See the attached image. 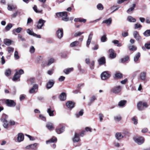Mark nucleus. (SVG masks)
Instances as JSON below:
<instances>
[{
    "instance_id": "nucleus-1",
    "label": "nucleus",
    "mask_w": 150,
    "mask_h": 150,
    "mask_svg": "<svg viewBox=\"0 0 150 150\" xmlns=\"http://www.w3.org/2000/svg\"><path fill=\"white\" fill-rule=\"evenodd\" d=\"M56 15L58 17L59 16L62 18V20L64 21H67L69 20L67 12L66 11L57 13H56Z\"/></svg>"
},
{
    "instance_id": "nucleus-2",
    "label": "nucleus",
    "mask_w": 150,
    "mask_h": 150,
    "mask_svg": "<svg viewBox=\"0 0 150 150\" xmlns=\"http://www.w3.org/2000/svg\"><path fill=\"white\" fill-rule=\"evenodd\" d=\"M122 88V87L120 86H115L111 89V92L115 94H118L121 91Z\"/></svg>"
},
{
    "instance_id": "nucleus-3",
    "label": "nucleus",
    "mask_w": 150,
    "mask_h": 150,
    "mask_svg": "<svg viewBox=\"0 0 150 150\" xmlns=\"http://www.w3.org/2000/svg\"><path fill=\"white\" fill-rule=\"evenodd\" d=\"M5 103L7 105L8 107H13L16 105V103L13 100L6 99Z\"/></svg>"
},
{
    "instance_id": "nucleus-4",
    "label": "nucleus",
    "mask_w": 150,
    "mask_h": 150,
    "mask_svg": "<svg viewBox=\"0 0 150 150\" xmlns=\"http://www.w3.org/2000/svg\"><path fill=\"white\" fill-rule=\"evenodd\" d=\"M133 35L134 38L138 42H140L142 38L137 31L135 30L133 32Z\"/></svg>"
},
{
    "instance_id": "nucleus-5",
    "label": "nucleus",
    "mask_w": 150,
    "mask_h": 150,
    "mask_svg": "<svg viewBox=\"0 0 150 150\" xmlns=\"http://www.w3.org/2000/svg\"><path fill=\"white\" fill-rule=\"evenodd\" d=\"M134 141L139 145L143 143L144 142V139L143 137H135L134 138Z\"/></svg>"
},
{
    "instance_id": "nucleus-6",
    "label": "nucleus",
    "mask_w": 150,
    "mask_h": 150,
    "mask_svg": "<svg viewBox=\"0 0 150 150\" xmlns=\"http://www.w3.org/2000/svg\"><path fill=\"white\" fill-rule=\"evenodd\" d=\"M38 85L36 84H35L29 90V93H36L38 91Z\"/></svg>"
},
{
    "instance_id": "nucleus-7",
    "label": "nucleus",
    "mask_w": 150,
    "mask_h": 150,
    "mask_svg": "<svg viewBox=\"0 0 150 150\" xmlns=\"http://www.w3.org/2000/svg\"><path fill=\"white\" fill-rule=\"evenodd\" d=\"M110 74L106 71L103 72L101 74V77L102 79L105 80L108 79L110 76Z\"/></svg>"
},
{
    "instance_id": "nucleus-8",
    "label": "nucleus",
    "mask_w": 150,
    "mask_h": 150,
    "mask_svg": "<svg viewBox=\"0 0 150 150\" xmlns=\"http://www.w3.org/2000/svg\"><path fill=\"white\" fill-rule=\"evenodd\" d=\"M56 35L59 39H61L63 35V30L62 28L59 29L56 32Z\"/></svg>"
},
{
    "instance_id": "nucleus-9",
    "label": "nucleus",
    "mask_w": 150,
    "mask_h": 150,
    "mask_svg": "<svg viewBox=\"0 0 150 150\" xmlns=\"http://www.w3.org/2000/svg\"><path fill=\"white\" fill-rule=\"evenodd\" d=\"M45 22V21L43 20L42 19H39L37 25L38 28V29L42 28V27L44 25V23Z\"/></svg>"
},
{
    "instance_id": "nucleus-10",
    "label": "nucleus",
    "mask_w": 150,
    "mask_h": 150,
    "mask_svg": "<svg viewBox=\"0 0 150 150\" xmlns=\"http://www.w3.org/2000/svg\"><path fill=\"white\" fill-rule=\"evenodd\" d=\"M54 83V81L53 80H49L47 83L46 85L47 89L51 88L53 86Z\"/></svg>"
},
{
    "instance_id": "nucleus-11",
    "label": "nucleus",
    "mask_w": 150,
    "mask_h": 150,
    "mask_svg": "<svg viewBox=\"0 0 150 150\" xmlns=\"http://www.w3.org/2000/svg\"><path fill=\"white\" fill-rule=\"evenodd\" d=\"M109 52L110 53L109 57L111 59L115 58L116 56V54L115 53L113 49H111L109 50Z\"/></svg>"
},
{
    "instance_id": "nucleus-12",
    "label": "nucleus",
    "mask_w": 150,
    "mask_h": 150,
    "mask_svg": "<svg viewBox=\"0 0 150 150\" xmlns=\"http://www.w3.org/2000/svg\"><path fill=\"white\" fill-rule=\"evenodd\" d=\"M146 73L145 72H142L140 75V79L143 81H145L146 80Z\"/></svg>"
},
{
    "instance_id": "nucleus-13",
    "label": "nucleus",
    "mask_w": 150,
    "mask_h": 150,
    "mask_svg": "<svg viewBox=\"0 0 150 150\" xmlns=\"http://www.w3.org/2000/svg\"><path fill=\"white\" fill-rule=\"evenodd\" d=\"M24 139V135L22 133H19L18 135L17 141L20 142L22 141Z\"/></svg>"
},
{
    "instance_id": "nucleus-14",
    "label": "nucleus",
    "mask_w": 150,
    "mask_h": 150,
    "mask_svg": "<svg viewBox=\"0 0 150 150\" xmlns=\"http://www.w3.org/2000/svg\"><path fill=\"white\" fill-rule=\"evenodd\" d=\"M54 110H52V108L51 107H50L47 108V112L48 113L50 116L52 117L54 116Z\"/></svg>"
},
{
    "instance_id": "nucleus-15",
    "label": "nucleus",
    "mask_w": 150,
    "mask_h": 150,
    "mask_svg": "<svg viewBox=\"0 0 150 150\" xmlns=\"http://www.w3.org/2000/svg\"><path fill=\"white\" fill-rule=\"evenodd\" d=\"M75 103L71 101H69L66 103V105L68 108H72L74 107Z\"/></svg>"
},
{
    "instance_id": "nucleus-16",
    "label": "nucleus",
    "mask_w": 150,
    "mask_h": 150,
    "mask_svg": "<svg viewBox=\"0 0 150 150\" xmlns=\"http://www.w3.org/2000/svg\"><path fill=\"white\" fill-rule=\"evenodd\" d=\"M116 139L118 140H120L123 138V136L120 132H117L115 134Z\"/></svg>"
},
{
    "instance_id": "nucleus-17",
    "label": "nucleus",
    "mask_w": 150,
    "mask_h": 150,
    "mask_svg": "<svg viewBox=\"0 0 150 150\" xmlns=\"http://www.w3.org/2000/svg\"><path fill=\"white\" fill-rule=\"evenodd\" d=\"M57 141V138L55 137H53L50 139L47 140L46 142L47 144H48L50 143H53L56 142Z\"/></svg>"
},
{
    "instance_id": "nucleus-18",
    "label": "nucleus",
    "mask_w": 150,
    "mask_h": 150,
    "mask_svg": "<svg viewBox=\"0 0 150 150\" xmlns=\"http://www.w3.org/2000/svg\"><path fill=\"white\" fill-rule=\"evenodd\" d=\"M93 35V34L92 33H91L88 36V38L86 42V46L88 47L90 44Z\"/></svg>"
},
{
    "instance_id": "nucleus-19",
    "label": "nucleus",
    "mask_w": 150,
    "mask_h": 150,
    "mask_svg": "<svg viewBox=\"0 0 150 150\" xmlns=\"http://www.w3.org/2000/svg\"><path fill=\"white\" fill-rule=\"evenodd\" d=\"M80 140L79 135L76 133H75L73 139V142H77L79 141Z\"/></svg>"
},
{
    "instance_id": "nucleus-20",
    "label": "nucleus",
    "mask_w": 150,
    "mask_h": 150,
    "mask_svg": "<svg viewBox=\"0 0 150 150\" xmlns=\"http://www.w3.org/2000/svg\"><path fill=\"white\" fill-rule=\"evenodd\" d=\"M112 19L111 18H109L108 19L104 20L102 22V23H105L107 25H110L112 23Z\"/></svg>"
},
{
    "instance_id": "nucleus-21",
    "label": "nucleus",
    "mask_w": 150,
    "mask_h": 150,
    "mask_svg": "<svg viewBox=\"0 0 150 150\" xmlns=\"http://www.w3.org/2000/svg\"><path fill=\"white\" fill-rule=\"evenodd\" d=\"M59 98L61 101H64L66 100V95L65 93L63 92L61 94Z\"/></svg>"
},
{
    "instance_id": "nucleus-22",
    "label": "nucleus",
    "mask_w": 150,
    "mask_h": 150,
    "mask_svg": "<svg viewBox=\"0 0 150 150\" xmlns=\"http://www.w3.org/2000/svg\"><path fill=\"white\" fill-rule=\"evenodd\" d=\"M64 127H62L61 128H57L56 129V131L58 134H60L64 132Z\"/></svg>"
},
{
    "instance_id": "nucleus-23",
    "label": "nucleus",
    "mask_w": 150,
    "mask_h": 150,
    "mask_svg": "<svg viewBox=\"0 0 150 150\" xmlns=\"http://www.w3.org/2000/svg\"><path fill=\"white\" fill-rule=\"evenodd\" d=\"M8 118V116L5 114H2L1 117V122H5L7 121V119Z\"/></svg>"
},
{
    "instance_id": "nucleus-24",
    "label": "nucleus",
    "mask_w": 150,
    "mask_h": 150,
    "mask_svg": "<svg viewBox=\"0 0 150 150\" xmlns=\"http://www.w3.org/2000/svg\"><path fill=\"white\" fill-rule=\"evenodd\" d=\"M98 61L100 65H102L105 63V60L104 57L100 58L98 60Z\"/></svg>"
},
{
    "instance_id": "nucleus-25",
    "label": "nucleus",
    "mask_w": 150,
    "mask_h": 150,
    "mask_svg": "<svg viewBox=\"0 0 150 150\" xmlns=\"http://www.w3.org/2000/svg\"><path fill=\"white\" fill-rule=\"evenodd\" d=\"M86 19L81 18H75L74 20L75 22H82L83 23H85L86 22Z\"/></svg>"
},
{
    "instance_id": "nucleus-26",
    "label": "nucleus",
    "mask_w": 150,
    "mask_h": 150,
    "mask_svg": "<svg viewBox=\"0 0 150 150\" xmlns=\"http://www.w3.org/2000/svg\"><path fill=\"white\" fill-rule=\"evenodd\" d=\"M140 57V53L138 52H137L135 55L134 57V61L135 62H137L139 58Z\"/></svg>"
},
{
    "instance_id": "nucleus-27",
    "label": "nucleus",
    "mask_w": 150,
    "mask_h": 150,
    "mask_svg": "<svg viewBox=\"0 0 150 150\" xmlns=\"http://www.w3.org/2000/svg\"><path fill=\"white\" fill-rule=\"evenodd\" d=\"M20 77V76L18 74V72H16L13 78V80L14 81H16Z\"/></svg>"
},
{
    "instance_id": "nucleus-28",
    "label": "nucleus",
    "mask_w": 150,
    "mask_h": 150,
    "mask_svg": "<svg viewBox=\"0 0 150 150\" xmlns=\"http://www.w3.org/2000/svg\"><path fill=\"white\" fill-rule=\"evenodd\" d=\"M142 102H139L137 104V108L139 110H143L144 109L143 108L142 106Z\"/></svg>"
},
{
    "instance_id": "nucleus-29",
    "label": "nucleus",
    "mask_w": 150,
    "mask_h": 150,
    "mask_svg": "<svg viewBox=\"0 0 150 150\" xmlns=\"http://www.w3.org/2000/svg\"><path fill=\"white\" fill-rule=\"evenodd\" d=\"M127 103L126 100H122L120 101L118 103V105L120 107L124 106Z\"/></svg>"
},
{
    "instance_id": "nucleus-30",
    "label": "nucleus",
    "mask_w": 150,
    "mask_h": 150,
    "mask_svg": "<svg viewBox=\"0 0 150 150\" xmlns=\"http://www.w3.org/2000/svg\"><path fill=\"white\" fill-rule=\"evenodd\" d=\"M96 96H93L90 99L88 103V105H91L92 103H93L94 101L96 100Z\"/></svg>"
},
{
    "instance_id": "nucleus-31",
    "label": "nucleus",
    "mask_w": 150,
    "mask_h": 150,
    "mask_svg": "<svg viewBox=\"0 0 150 150\" xmlns=\"http://www.w3.org/2000/svg\"><path fill=\"white\" fill-rule=\"evenodd\" d=\"M127 20L131 22H134L136 21V19L131 16H128L127 18Z\"/></svg>"
},
{
    "instance_id": "nucleus-32",
    "label": "nucleus",
    "mask_w": 150,
    "mask_h": 150,
    "mask_svg": "<svg viewBox=\"0 0 150 150\" xmlns=\"http://www.w3.org/2000/svg\"><path fill=\"white\" fill-rule=\"evenodd\" d=\"M4 43L7 45H10L11 44V40L6 39L4 40Z\"/></svg>"
},
{
    "instance_id": "nucleus-33",
    "label": "nucleus",
    "mask_w": 150,
    "mask_h": 150,
    "mask_svg": "<svg viewBox=\"0 0 150 150\" xmlns=\"http://www.w3.org/2000/svg\"><path fill=\"white\" fill-rule=\"evenodd\" d=\"M73 70V68H68L64 69V72L65 74H68L70 71H72Z\"/></svg>"
},
{
    "instance_id": "nucleus-34",
    "label": "nucleus",
    "mask_w": 150,
    "mask_h": 150,
    "mask_svg": "<svg viewBox=\"0 0 150 150\" xmlns=\"http://www.w3.org/2000/svg\"><path fill=\"white\" fill-rule=\"evenodd\" d=\"M46 127L50 130H52L54 128L53 124L50 122L47 123L46 125Z\"/></svg>"
},
{
    "instance_id": "nucleus-35",
    "label": "nucleus",
    "mask_w": 150,
    "mask_h": 150,
    "mask_svg": "<svg viewBox=\"0 0 150 150\" xmlns=\"http://www.w3.org/2000/svg\"><path fill=\"white\" fill-rule=\"evenodd\" d=\"M79 42L78 41H75L71 42L70 44V46L71 47H73L79 45Z\"/></svg>"
},
{
    "instance_id": "nucleus-36",
    "label": "nucleus",
    "mask_w": 150,
    "mask_h": 150,
    "mask_svg": "<svg viewBox=\"0 0 150 150\" xmlns=\"http://www.w3.org/2000/svg\"><path fill=\"white\" fill-rule=\"evenodd\" d=\"M135 6L136 4H133L132 6L127 10V12L128 13H129L131 12H132L133 11Z\"/></svg>"
},
{
    "instance_id": "nucleus-37",
    "label": "nucleus",
    "mask_w": 150,
    "mask_h": 150,
    "mask_svg": "<svg viewBox=\"0 0 150 150\" xmlns=\"http://www.w3.org/2000/svg\"><path fill=\"white\" fill-rule=\"evenodd\" d=\"M143 35L146 37L150 36V29L146 30L143 33Z\"/></svg>"
},
{
    "instance_id": "nucleus-38",
    "label": "nucleus",
    "mask_w": 150,
    "mask_h": 150,
    "mask_svg": "<svg viewBox=\"0 0 150 150\" xmlns=\"http://www.w3.org/2000/svg\"><path fill=\"white\" fill-rule=\"evenodd\" d=\"M22 28L21 27H19L17 28L16 29H14L13 31V33L14 35H16L15 34V32H16L17 33H19L22 30Z\"/></svg>"
},
{
    "instance_id": "nucleus-39",
    "label": "nucleus",
    "mask_w": 150,
    "mask_h": 150,
    "mask_svg": "<svg viewBox=\"0 0 150 150\" xmlns=\"http://www.w3.org/2000/svg\"><path fill=\"white\" fill-rule=\"evenodd\" d=\"M129 59V57L128 56H126L124 58H122L121 59V62L122 63H124L126 62Z\"/></svg>"
},
{
    "instance_id": "nucleus-40",
    "label": "nucleus",
    "mask_w": 150,
    "mask_h": 150,
    "mask_svg": "<svg viewBox=\"0 0 150 150\" xmlns=\"http://www.w3.org/2000/svg\"><path fill=\"white\" fill-rule=\"evenodd\" d=\"M107 38L105 34L102 36L100 38V40L102 42H105L107 41Z\"/></svg>"
},
{
    "instance_id": "nucleus-41",
    "label": "nucleus",
    "mask_w": 150,
    "mask_h": 150,
    "mask_svg": "<svg viewBox=\"0 0 150 150\" xmlns=\"http://www.w3.org/2000/svg\"><path fill=\"white\" fill-rule=\"evenodd\" d=\"M129 50L132 51H134L137 50V47L134 45H131L128 47Z\"/></svg>"
},
{
    "instance_id": "nucleus-42",
    "label": "nucleus",
    "mask_w": 150,
    "mask_h": 150,
    "mask_svg": "<svg viewBox=\"0 0 150 150\" xmlns=\"http://www.w3.org/2000/svg\"><path fill=\"white\" fill-rule=\"evenodd\" d=\"M83 110H81L78 113L76 114V115L77 117H79L80 116L83 115Z\"/></svg>"
},
{
    "instance_id": "nucleus-43",
    "label": "nucleus",
    "mask_w": 150,
    "mask_h": 150,
    "mask_svg": "<svg viewBox=\"0 0 150 150\" xmlns=\"http://www.w3.org/2000/svg\"><path fill=\"white\" fill-rule=\"evenodd\" d=\"M97 8L99 10H102L103 9V5L100 4H98L97 6Z\"/></svg>"
},
{
    "instance_id": "nucleus-44",
    "label": "nucleus",
    "mask_w": 150,
    "mask_h": 150,
    "mask_svg": "<svg viewBox=\"0 0 150 150\" xmlns=\"http://www.w3.org/2000/svg\"><path fill=\"white\" fill-rule=\"evenodd\" d=\"M12 27V25L11 23H9L7 24L5 27V29L6 31L9 30Z\"/></svg>"
},
{
    "instance_id": "nucleus-45",
    "label": "nucleus",
    "mask_w": 150,
    "mask_h": 150,
    "mask_svg": "<svg viewBox=\"0 0 150 150\" xmlns=\"http://www.w3.org/2000/svg\"><path fill=\"white\" fill-rule=\"evenodd\" d=\"M112 42L115 44H117V47H121L122 45L121 43H119V41L118 40H114L112 41Z\"/></svg>"
},
{
    "instance_id": "nucleus-46",
    "label": "nucleus",
    "mask_w": 150,
    "mask_h": 150,
    "mask_svg": "<svg viewBox=\"0 0 150 150\" xmlns=\"http://www.w3.org/2000/svg\"><path fill=\"white\" fill-rule=\"evenodd\" d=\"M33 9L34 11L37 13H41L42 11L41 10H38L37 9V6L35 5H34V6L33 7Z\"/></svg>"
},
{
    "instance_id": "nucleus-47",
    "label": "nucleus",
    "mask_w": 150,
    "mask_h": 150,
    "mask_svg": "<svg viewBox=\"0 0 150 150\" xmlns=\"http://www.w3.org/2000/svg\"><path fill=\"white\" fill-rule=\"evenodd\" d=\"M95 62L94 61H92L91 62L89 65L90 68L91 69H93L94 68V65Z\"/></svg>"
},
{
    "instance_id": "nucleus-48",
    "label": "nucleus",
    "mask_w": 150,
    "mask_h": 150,
    "mask_svg": "<svg viewBox=\"0 0 150 150\" xmlns=\"http://www.w3.org/2000/svg\"><path fill=\"white\" fill-rule=\"evenodd\" d=\"M35 49L33 46H31L30 48V52L31 54H33L35 52Z\"/></svg>"
},
{
    "instance_id": "nucleus-49",
    "label": "nucleus",
    "mask_w": 150,
    "mask_h": 150,
    "mask_svg": "<svg viewBox=\"0 0 150 150\" xmlns=\"http://www.w3.org/2000/svg\"><path fill=\"white\" fill-rule=\"evenodd\" d=\"M14 56L16 59H18L20 57L18 55V53L17 51H15L14 54Z\"/></svg>"
},
{
    "instance_id": "nucleus-50",
    "label": "nucleus",
    "mask_w": 150,
    "mask_h": 150,
    "mask_svg": "<svg viewBox=\"0 0 150 150\" xmlns=\"http://www.w3.org/2000/svg\"><path fill=\"white\" fill-rule=\"evenodd\" d=\"M27 32L30 35H33V36H34V34H35V33H34L33 31L30 30L29 29H27Z\"/></svg>"
},
{
    "instance_id": "nucleus-51",
    "label": "nucleus",
    "mask_w": 150,
    "mask_h": 150,
    "mask_svg": "<svg viewBox=\"0 0 150 150\" xmlns=\"http://www.w3.org/2000/svg\"><path fill=\"white\" fill-rule=\"evenodd\" d=\"M11 71V70L10 69H8L6 71L5 74L7 76H8L10 75Z\"/></svg>"
},
{
    "instance_id": "nucleus-52",
    "label": "nucleus",
    "mask_w": 150,
    "mask_h": 150,
    "mask_svg": "<svg viewBox=\"0 0 150 150\" xmlns=\"http://www.w3.org/2000/svg\"><path fill=\"white\" fill-rule=\"evenodd\" d=\"M115 76L118 78H121L122 77V74L119 73H117L115 74Z\"/></svg>"
},
{
    "instance_id": "nucleus-53",
    "label": "nucleus",
    "mask_w": 150,
    "mask_h": 150,
    "mask_svg": "<svg viewBox=\"0 0 150 150\" xmlns=\"http://www.w3.org/2000/svg\"><path fill=\"white\" fill-rule=\"evenodd\" d=\"M54 62V59H50L48 61L47 64V65L48 66H50Z\"/></svg>"
},
{
    "instance_id": "nucleus-54",
    "label": "nucleus",
    "mask_w": 150,
    "mask_h": 150,
    "mask_svg": "<svg viewBox=\"0 0 150 150\" xmlns=\"http://www.w3.org/2000/svg\"><path fill=\"white\" fill-rule=\"evenodd\" d=\"M142 27V26L139 23H137L134 25V28L135 29L139 28H141Z\"/></svg>"
},
{
    "instance_id": "nucleus-55",
    "label": "nucleus",
    "mask_w": 150,
    "mask_h": 150,
    "mask_svg": "<svg viewBox=\"0 0 150 150\" xmlns=\"http://www.w3.org/2000/svg\"><path fill=\"white\" fill-rule=\"evenodd\" d=\"M15 8L14 7L13 5H8V10L12 11Z\"/></svg>"
},
{
    "instance_id": "nucleus-56",
    "label": "nucleus",
    "mask_w": 150,
    "mask_h": 150,
    "mask_svg": "<svg viewBox=\"0 0 150 150\" xmlns=\"http://www.w3.org/2000/svg\"><path fill=\"white\" fill-rule=\"evenodd\" d=\"M14 50V48L13 47H8V51L9 53L13 52Z\"/></svg>"
},
{
    "instance_id": "nucleus-57",
    "label": "nucleus",
    "mask_w": 150,
    "mask_h": 150,
    "mask_svg": "<svg viewBox=\"0 0 150 150\" xmlns=\"http://www.w3.org/2000/svg\"><path fill=\"white\" fill-rule=\"evenodd\" d=\"M114 119L117 121H119L121 119V117L120 116H117L115 117Z\"/></svg>"
},
{
    "instance_id": "nucleus-58",
    "label": "nucleus",
    "mask_w": 150,
    "mask_h": 150,
    "mask_svg": "<svg viewBox=\"0 0 150 150\" xmlns=\"http://www.w3.org/2000/svg\"><path fill=\"white\" fill-rule=\"evenodd\" d=\"M84 33L83 32H78L75 33L74 34V36L75 37L77 36H80Z\"/></svg>"
},
{
    "instance_id": "nucleus-59",
    "label": "nucleus",
    "mask_w": 150,
    "mask_h": 150,
    "mask_svg": "<svg viewBox=\"0 0 150 150\" xmlns=\"http://www.w3.org/2000/svg\"><path fill=\"white\" fill-rule=\"evenodd\" d=\"M2 122L4 123L3 126L5 128H7L8 127V125L7 121H5V122Z\"/></svg>"
},
{
    "instance_id": "nucleus-60",
    "label": "nucleus",
    "mask_w": 150,
    "mask_h": 150,
    "mask_svg": "<svg viewBox=\"0 0 150 150\" xmlns=\"http://www.w3.org/2000/svg\"><path fill=\"white\" fill-rule=\"evenodd\" d=\"M38 145V144L37 143H35L33 144H31V148L32 149L35 148Z\"/></svg>"
},
{
    "instance_id": "nucleus-61",
    "label": "nucleus",
    "mask_w": 150,
    "mask_h": 150,
    "mask_svg": "<svg viewBox=\"0 0 150 150\" xmlns=\"http://www.w3.org/2000/svg\"><path fill=\"white\" fill-rule=\"evenodd\" d=\"M145 47L148 49H150V43H146L144 45Z\"/></svg>"
},
{
    "instance_id": "nucleus-62",
    "label": "nucleus",
    "mask_w": 150,
    "mask_h": 150,
    "mask_svg": "<svg viewBox=\"0 0 150 150\" xmlns=\"http://www.w3.org/2000/svg\"><path fill=\"white\" fill-rule=\"evenodd\" d=\"M132 120L134 122V123L135 125H136L137 123V120L136 119V118L134 117L132 118Z\"/></svg>"
},
{
    "instance_id": "nucleus-63",
    "label": "nucleus",
    "mask_w": 150,
    "mask_h": 150,
    "mask_svg": "<svg viewBox=\"0 0 150 150\" xmlns=\"http://www.w3.org/2000/svg\"><path fill=\"white\" fill-rule=\"evenodd\" d=\"M85 130L86 132H91L92 131V129L88 127H86L85 128Z\"/></svg>"
},
{
    "instance_id": "nucleus-64",
    "label": "nucleus",
    "mask_w": 150,
    "mask_h": 150,
    "mask_svg": "<svg viewBox=\"0 0 150 150\" xmlns=\"http://www.w3.org/2000/svg\"><path fill=\"white\" fill-rule=\"evenodd\" d=\"M39 117L42 120H43V121H46V119L45 117L42 115H40L39 116Z\"/></svg>"
}]
</instances>
